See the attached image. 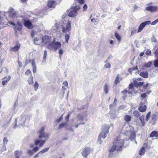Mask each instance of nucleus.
I'll use <instances>...</instances> for the list:
<instances>
[{
  "label": "nucleus",
  "mask_w": 158,
  "mask_h": 158,
  "mask_svg": "<svg viewBox=\"0 0 158 158\" xmlns=\"http://www.w3.org/2000/svg\"><path fill=\"white\" fill-rule=\"evenodd\" d=\"M45 127H42L41 129L39 130L38 133L39 134V138L40 139L44 138L45 140H36L35 142V145L36 146L38 145L40 143L39 145L40 148L42 147L44 144L47 140L49 137V135L48 133H46L44 132Z\"/></svg>",
  "instance_id": "1"
},
{
  "label": "nucleus",
  "mask_w": 158,
  "mask_h": 158,
  "mask_svg": "<svg viewBox=\"0 0 158 158\" xmlns=\"http://www.w3.org/2000/svg\"><path fill=\"white\" fill-rule=\"evenodd\" d=\"M124 142L123 140L120 139L119 138H117L113 142V145L109 150L110 152H113L115 150L117 151H121L123 149Z\"/></svg>",
  "instance_id": "2"
},
{
  "label": "nucleus",
  "mask_w": 158,
  "mask_h": 158,
  "mask_svg": "<svg viewBox=\"0 0 158 158\" xmlns=\"http://www.w3.org/2000/svg\"><path fill=\"white\" fill-rule=\"evenodd\" d=\"M110 128V126L109 125H104L102 126V131L99 135L98 138V141L99 143L101 144V138H105L106 137V135L109 132V130Z\"/></svg>",
  "instance_id": "3"
},
{
  "label": "nucleus",
  "mask_w": 158,
  "mask_h": 158,
  "mask_svg": "<svg viewBox=\"0 0 158 158\" xmlns=\"http://www.w3.org/2000/svg\"><path fill=\"white\" fill-rule=\"evenodd\" d=\"M61 44L60 42H55V40L52 41L47 46V48L48 49L53 48L55 51L61 47Z\"/></svg>",
  "instance_id": "4"
},
{
  "label": "nucleus",
  "mask_w": 158,
  "mask_h": 158,
  "mask_svg": "<svg viewBox=\"0 0 158 158\" xmlns=\"http://www.w3.org/2000/svg\"><path fill=\"white\" fill-rule=\"evenodd\" d=\"M80 7L77 6H74L73 8H71L69 10V16L71 17H74L77 15V10L80 9Z\"/></svg>",
  "instance_id": "5"
},
{
  "label": "nucleus",
  "mask_w": 158,
  "mask_h": 158,
  "mask_svg": "<svg viewBox=\"0 0 158 158\" xmlns=\"http://www.w3.org/2000/svg\"><path fill=\"white\" fill-rule=\"evenodd\" d=\"M91 151L89 147H86L83 150L81 154L84 157H86L90 153Z\"/></svg>",
  "instance_id": "6"
},
{
  "label": "nucleus",
  "mask_w": 158,
  "mask_h": 158,
  "mask_svg": "<svg viewBox=\"0 0 158 158\" xmlns=\"http://www.w3.org/2000/svg\"><path fill=\"white\" fill-rule=\"evenodd\" d=\"M24 26L29 29H31L34 27L31 22L30 20H25L23 22Z\"/></svg>",
  "instance_id": "7"
},
{
  "label": "nucleus",
  "mask_w": 158,
  "mask_h": 158,
  "mask_svg": "<svg viewBox=\"0 0 158 158\" xmlns=\"http://www.w3.org/2000/svg\"><path fill=\"white\" fill-rule=\"evenodd\" d=\"M71 30V23L69 21L67 23L65 28L64 27H63L62 28V32L64 33L67 32H68Z\"/></svg>",
  "instance_id": "8"
},
{
  "label": "nucleus",
  "mask_w": 158,
  "mask_h": 158,
  "mask_svg": "<svg viewBox=\"0 0 158 158\" xmlns=\"http://www.w3.org/2000/svg\"><path fill=\"white\" fill-rule=\"evenodd\" d=\"M158 7L156 6H147L145 9L147 11L153 12L157 11Z\"/></svg>",
  "instance_id": "9"
},
{
  "label": "nucleus",
  "mask_w": 158,
  "mask_h": 158,
  "mask_svg": "<svg viewBox=\"0 0 158 158\" xmlns=\"http://www.w3.org/2000/svg\"><path fill=\"white\" fill-rule=\"evenodd\" d=\"M20 44L17 42L16 43V45L14 47H11L10 49L11 52H16L18 51L20 48Z\"/></svg>",
  "instance_id": "10"
},
{
  "label": "nucleus",
  "mask_w": 158,
  "mask_h": 158,
  "mask_svg": "<svg viewBox=\"0 0 158 158\" xmlns=\"http://www.w3.org/2000/svg\"><path fill=\"white\" fill-rule=\"evenodd\" d=\"M42 41L45 44L49 43L51 41V38L49 36L45 35L42 37Z\"/></svg>",
  "instance_id": "11"
},
{
  "label": "nucleus",
  "mask_w": 158,
  "mask_h": 158,
  "mask_svg": "<svg viewBox=\"0 0 158 158\" xmlns=\"http://www.w3.org/2000/svg\"><path fill=\"white\" fill-rule=\"evenodd\" d=\"M56 5L55 1L52 0H49L48 2L47 5L49 8H55Z\"/></svg>",
  "instance_id": "12"
},
{
  "label": "nucleus",
  "mask_w": 158,
  "mask_h": 158,
  "mask_svg": "<svg viewBox=\"0 0 158 158\" xmlns=\"http://www.w3.org/2000/svg\"><path fill=\"white\" fill-rule=\"evenodd\" d=\"M158 119V115L154 114L152 115V118L151 121L152 123V125H154L157 119Z\"/></svg>",
  "instance_id": "13"
},
{
  "label": "nucleus",
  "mask_w": 158,
  "mask_h": 158,
  "mask_svg": "<svg viewBox=\"0 0 158 158\" xmlns=\"http://www.w3.org/2000/svg\"><path fill=\"white\" fill-rule=\"evenodd\" d=\"M144 83V82H141L138 83L136 81H135L134 83L135 86L137 88L139 87L140 90L141 89V87L143 85Z\"/></svg>",
  "instance_id": "14"
},
{
  "label": "nucleus",
  "mask_w": 158,
  "mask_h": 158,
  "mask_svg": "<svg viewBox=\"0 0 158 158\" xmlns=\"http://www.w3.org/2000/svg\"><path fill=\"white\" fill-rule=\"evenodd\" d=\"M11 77L10 75L8 76V77L7 78V76L3 78V79H4L2 82V85H4L7 83L10 80Z\"/></svg>",
  "instance_id": "15"
},
{
  "label": "nucleus",
  "mask_w": 158,
  "mask_h": 158,
  "mask_svg": "<svg viewBox=\"0 0 158 158\" xmlns=\"http://www.w3.org/2000/svg\"><path fill=\"white\" fill-rule=\"evenodd\" d=\"M147 108V106L146 105H144L139 106L138 109L140 112H144L146 111Z\"/></svg>",
  "instance_id": "16"
},
{
  "label": "nucleus",
  "mask_w": 158,
  "mask_h": 158,
  "mask_svg": "<svg viewBox=\"0 0 158 158\" xmlns=\"http://www.w3.org/2000/svg\"><path fill=\"white\" fill-rule=\"evenodd\" d=\"M31 65L32 66V71L34 73H35L36 71V67L34 59H32L31 62Z\"/></svg>",
  "instance_id": "17"
},
{
  "label": "nucleus",
  "mask_w": 158,
  "mask_h": 158,
  "mask_svg": "<svg viewBox=\"0 0 158 158\" xmlns=\"http://www.w3.org/2000/svg\"><path fill=\"white\" fill-rule=\"evenodd\" d=\"M139 75L143 77L147 78L148 77V73L147 71H143L140 73Z\"/></svg>",
  "instance_id": "18"
},
{
  "label": "nucleus",
  "mask_w": 158,
  "mask_h": 158,
  "mask_svg": "<svg viewBox=\"0 0 158 158\" xmlns=\"http://www.w3.org/2000/svg\"><path fill=\"white\" fill-rule=\"evenodd\" d=\"M150 137H158V131H153L150 134Z\"/></svg>",
  "instance_id": "19"
},
{
  "label": "nucleus",
  "mask_w": 158,
  "mask_h": 158,
  "mask_svg": "<svg viewBox=\"0 0 158 158\" xmlns=\"http://www.w3.org/2000/svg\"><path fill=\"white\" fill-rule=\"evenodd\" d=\"M139 119L141 122V124L142 126H144L145 124L144 117L143 115L139 117Z\"/></svg>",
  "instance_id": "20"
},
{
  "label": "nucleus",
  "mask_w": 158,
  "mask_h": 158,
  "mask_svg": "<svg viewBox=\"0 0 158 158\" xmlns=\"http://www.w3.org/2000/svg\"><path fill=\"white\" fill-rule=\"evenodd\" d=\"M133 114L135 118H138L140 116V113L137 110H135L133 112Z\"/></svg>",
  "instance_id": "21"
},
{
  "label": "nucleus",
  "mask_w": 158,
  "mask_h": 158,
  "mask_svg": "<svg viewBox=\"0 0 158 158\" xmlns=\"http://www.w3.org/2000/svg\"><path fill=\"white\" fill-rule=\"evenodd\" d=\"M17 13L15 11L11 12L10 14V16L13 19L17 18Z\"/></svg>",
  "instance_id": "22"
},
{
  "label": "nucleus",
  "mask_w": 158,
  "mask_h": 158,
  "mask_svg": "<svg viewBox=\"0 0 158 158\" xmlns=\"http://www.w3.org/2000/svg\"><path fill=\"white\" fill-rule=\"evenodd\" d=\"M28 83L30 85H31L33 83V79L32 75L30 76L27 80Z\"/></svg>",
  "instance_id": "23"
},
{
  "label": "nucleus",
  "mask_w": 158,
  "mask_h": 158,
  "mask_svg": "<svg viewBox=\"0 0 158 158\" xmlns=\"http://www.w3.org/2000/svg\"><path fill=\"white\" fill-rule=\"evenodd\" d=\"M124 119L127 122H130L131 120V117L128 115H126L124 116Z\"/></svg>",
  "instance_id": "24"
},
{
  "label": "nucleus",
  "mask_w": 158,
  "mask_h": 158,
  "mask_svg": "<svg viewBox=\"0 0 158 158\" xmlns=\"http://www.w3.org/2000/svg\"><path fill=\"white\" fill-rule=\"evenodd\" d=\"M145 27V26L143 24V23H142L139 27L137 32H141Z\"/></svg>",
  "instance_id": "25"
},
{
  "label": "nucleus",
  "mask_w": 158,
  "mask_h": 158,
  "mask_svg": "<svg viewBox=\"0 0 158 158\" xmlns=\"http://www.w3.org/2000/svg\"><path fill=\"white\" fill-rule=\"evenodd\" d=\"M115 37L117 39L118 41L120 42L121 40V38L120 36L116 32H115Z\"/></svg>",
  "instance_id": "26"
},
{
  "label": "nucleus",
  "mask_w": 158,
  "mask_h": 158,
  "mask_svg": "<svg viewBox=\"0 0 158 158\" xmlns=\"http://www.w3.org/2000/svg\"><path fill=\"white\" fill-rule=\"evenodd\" d=\"M145 151L144 147H142L141 148L139 151V154L140 155H143L145 154Z\"/></svg>",
  "instance_id": "27"
},
{
  "label": "nucleus",
  "mask_w": 158,
  "mask_h": 158,
  "mask_svg": "<svg viewBox=\"0 0 158 158\" xmlns=\"http://www.w3.org/2000/svg\"><path fill=\"white\" fill-rule=\"evenodd\" d=\"M70 32H69L68 34H66L65 35V42L67 43L68 42V41L70 38Z\"/></svg>",
  "instance_id": "28"
},
{
  "label": "nucleus",
  "mask_w": 158,
  "mask_h": 158,
  "mask_svg": "<svg viewBox=\"0 0 158 158\" xmlns=\"http://www.w3.org/2000/svg\"><path fill=\"white\" fill-rule=\"evenodd\" d=\"M149 86V84L148 83H147L145 85H143V87L142 89L140 90L142 91H145L146 89H148Z\"/></svg>",
  "instance_id": "29"
},
{
  "label": "nucleus",
  "mask_w": 158,
  "mask_h": 158,
  "mask_svg": "<svg viewBox=\"0 0 158 158\" xmlns=\"http://www.w3.org/2000/svg\"><path fill=\"white\" fill-rule=\"evenodd\" d=\"M104 90L105 93L107 94L108 93L109 90L108 85L107 84H106L104 86Z\"/></svg>",
  "instance_id": "30"
},
{
  "label": "nucleus",
  "mask_w": 158,
  "mask_h": 158,
  "mask_svg": "<svg viewBox=\"0 0 158 158\" xmlns=\"http://www.w3.org/2000/svg\"><path fill=\"white\" fill-rule=\"evenodd\" d=\"M119 77L120 76L119 74H118L114 81V83L116 85L120 82V81L119 80Z\"/></svg>",
  "instance_id": "31"
},
{
  "label": "nucleus",
  "mask_w": 158,
  "mask_h": 158,
  "mask_svg": "<svg viewBox=\"0 0 158 158\" xmlns=\"http://www.w3.org/2000/svg\"><path fill=\"white\" fill-rule=\"evenodd\" d=\"M150 92L151 91H149L145 93H144V94H141V97L143 99L147 97V95H148Z\"/></svg>",
  "instance_id": "32"
},
{
  "label": "nucleus",
  "mask_w": 158,
  "mask_h": 158,
  "mask_svg": "<svg viewBox=\"0 0 158 158\" xmlns=\"http://www.w3.org/2000/svg\"><path fill=\"white\" fill-rule=\"evenodd\" d=\"M49 149V148H45L44 149H43V150H41V151H40L39 152V153L43 154V153H44L45 152H47L48 150Z\"/></svg>",
  "instance_id": "33"
},
{
  "label": "nucleus",
  "mask_w": 158,
  "mask_h": 158,
  "mask_svg": "<svg viewBox=\"0 0 158 158\" xmlns=\"http://www.w3.org/2000/svg\"><path fill=\"white\" fill-rule=\"evenodd\" d=\"M25 74L27 76H28L29 75L30 76L32 75L31 72L29 69H27L26 71L25 72Z\"/></svg>",
  "instance_id": "34"
},
{
  "label": "nucleus",
  "mask_w": 158,
  "mask_h": 158,
  "mask_svg": "<svg viewBox=\"0 0 158 158\" xmlns=\"http://www.w3.org/2000/svg\"><path fill=\"white\" fill-rule=\"evenodd\" d=\"M135 135L134 133H131L130 136V138L131 140H132L135 139Z\"/></svg>",
  "instance_id": "35"
},
{
  "label": "nucleus",
  "mask_w": 158,
  "mask_h": 158,
  "mask_svg": "<svg viewBox=\"0 0 158 158\" xmlns=\"http://www.w3.org/2000/svg\"><path fill=\"white\" fill-rule=\"evenodd\" d=\"M33 86L35 90V91H36L37 89L38 86H39V85L38 84V83L37 82L35 81V82L34 84L33 85Z\"/></svg>",
  "instance_id": "36"
},
{
  "label": "nucleus",
  "mask_w": 158,
  "mask_h": 158,
  "mask_svg": "<svg viewBox=\"0 0 158 158\" xmlns=\"http://www.w3.org/2000/svg\"><path fill=\"white\" fill-rule=\"evenodd\" d=\"M17 24L18 27L17 28V29L19 31H21L22 29V25L20 23H19V22H17Z\"/></svg>",
  "instance_id": "37"
},
{
  "label": "nucleus",
  "mask_w": 158,
  "mask_h": 158,
  "mask_svg": "<svg viewBox=\"0 0 158 158\" xmlns=\"http://www.w3.org/2000/svg\"><path fill=\"white\" fill-rule=\"evenodd\" d=\"M151 114V112L149 111L146 114V121H148L150 117Z\"/></svg>",
  "instance_id": "38"
},
{
  "label": "nucleus",
  "mask_w": 158,
  "mask_h": 158,
  "mask_svg": "<svg viewBox=\"0 0 158 158\" xmlns=\"http://www.w3.org/2000/svg\"><path fill=\"white\" fill-rule=\"evenodd\" d=\"M34 42L35 44L39 45L40 42H38L39 40L37 38H35L34 39Z\"/></svg>",
  "instance_id": "39"
},
{
  "label": "nucleus",
  "mask_w": 158,
  "mask_h": 158,
  "mask_svg": "<svg viewBox=\"0 0 158 158\" xmlns=\"http://www.w3.org/2000/svg\"><path fill=\"white\" fill-rule=\"evenodd\" d=\"M137 67L136 66L135 67L129 68L128 69V71L130 73H131L133 71L135 70V69H137Z\"/></svg>",
  "instance_id": "40"
},
{
  "label": "nucleus",
  "mask_w": 158,
  "mask_h": 158,
  "mask_svg": "<svg viewBox=\"0 0 158 158\" xmlns=\"http://www.w3.org/2000/svg\"><path fill=\"white\" fill-rule=\"evenodd\" d=\"M63 50L61 49H60L59 50V57L60 59L61 58V55L63 53Z\"/></svg>",
  "instance_id": "41"
},
{
  "label": "nucleus",
  "mask_w": 158,
  "mask_h": 158,
  "mask_svg": "<svg viewBox=\"0 0 158 158\" xmlns=\"http://www.w3.org/2000/svg\"><path fill=\"white\" fill-rule=\"evenodd\" d=\"M154 65L155 67H158V59L155 60L154 61Z\"/></svg>",
  "instance_id": "42"
},
{
  "label": "nucleus",
  "mask_w": 158,
  "mask_h": 158,
  "mask_svg": "<svg viewBox=\"0 0 158 158\" xmlns=\"http://www.w3.org/2000/svg\"><path fill=\"white\" fill-rule=\"evenodd\" d=\"M137 33L138 32H137V31L135 29L133 28V29L131 31V35H133L134 34Z\"/></svg>",
  "instance_id": "43"
},
{
  "label": "nucleus",
  "mask_w": 158,
  "mask_h": 158,
  "mask_svg": "<svg viewBox=\"0 0 158 158\" xmlns=\"http://www.w3.org/2000/svg\"><path fill=\"white\" fill-rule=\"evenodd\" d=\"M122 93H124L125 94H126L127 93H128L129 94H132V91H127V90H124L122 92Z\"/></svg>",
  "instance_id": "44"
},
{
  "label": "nucleus",
  "mask_w": 158,
  "mask_h": 158,
  "mask_svg": "<svg viewBox=\"0 0 158 158\" xmlns=\"http://www.w3.org/2000/svg\"><path fill=\"white\" fill-rule=\"evenodd\" d=\"M66 124V123H62L60 124L59 126L58 129H59L61 128L64 127L65 126V125Z\"/></svg>",
  "instance_id": "45"
},
{
  "label": "nucleus",
  "mask_w": 158,
  "mask_h": 158,
  "mask_svg": "<svg viewBox=\"0 0 158 158\" xmlns=\"http://www.w3.org/2000/svg\"><path fill=\"white\" fill-rule=\"evenodd\" d=\"M47 56V51L45 50L44 51V54L43 56V60H45Z\"/></svg>",
  "instance_id": "46"
},
{
  "label": "nucleus",
  "mask_w": 158,
  "mask_h": 158,
  "mask_svg": "<svg viewBox=\"0 0 158 158\" xmlns=\"http://www.w3.org/2000/svg\"><path fill=\"white\" fill-rule=\"evenodd\" d=\"M152 65V62H149L145 64V65L146 67H150Z\"/></svg>",
  "instance_id": "47"
},
{
  "label": "nucleus",
  "mask_w": 158,
  "mask_h": 158,
  "mask_svg": "<svg viewBox=\"0 0 158 158\" xmlns=\"http://www.w3.org/2000/svg\"><path fill=\"white\" fill-rule=\"evenodd\" d=\"M8 142V140L7 139V137H4L3 140V143L4 144H6Z\"/></svg>",
  "instance_id": "48"
},
{
  "label": "nucleus",
  "mask_w": 158,
  "mask_h": 158,
  "mask_svg": "<svg viewBox=\"0 0 158 158\" xmlns=\"http://www.w3.org/2000/svg\"><path fill=\"white\" fill-rule=\"evenodd\" d=\"M151 23V22L150 21H145L144 22L142 23H143V24L145 26L146 25L150 24Z\"/></svg>",
  "instance_id": "49"
},
{
  "label": "nucleus",
  "mask_w": 158,
  "mask_h": 158,
  "mask_svg": "<svg viewBox=\"0 0 158 158\" xmlns=\"http://www.w3.org/2000/svg\"><path fill=\"white\" fill-rule=\"evenodd\" d=\"M39 148L38 147H35L33 149V151L34 152V153L37 152L39 150Z\"/></svg>",
  "instance_id": "50"
},
{
  "label": "nucleus",
  "mask_w": 158,
  "mask_h": 158,
  "mask_svg": "<svg viewBox=\"0 0 158 158\" xmlns=\"http://www.w3.org/2000/svg\"><path fill=\"white\" fill-rule=\"evenodd\" d=\"M110 64L109 63L106 64L104 66V67L106 68H110Z\"/></svg>",
  "instance_id": "51"
},
{
  "label": "nucleus",
  "mask_w": 158,
  "mask_h": 158,
  "mask_svg": "<svg viewBox=\"0 0 158 158\" xmlns=\"http://www.w3.org/2000/svg\"><path fill=\"white\" fill-rule=\"evenodd\" d=\"M27 153L28 154H29L30 155H32L34 153V152L33 151V150L31 151L30 150H28L27 151Z\"/></svg>",
  "instance_id": "52"
},
{
  "label": "nucleus",
  "mask_w": 158,
  "mask_h": 158,
  "mask_svg": "<svg viewBox=\"0 0 158 158\" xmlns=\"http://www.w3.org/2000/svg\"><path fill=\"white\" fill-rule=\"evenodd\" d=\"M154 55L155 56L158 58V48H157L154 52Z\"/></svg>",
  "instance_id": "53"
},
{
  "label": "nucleus",
  "mask_w": 158,
  "mask_h": 158,
  "mask_svg": "<svg viewBox=\"0 0 158 158\" xmlns=\"http://www.w3.org/2000/svg\"><path fill=\"white\" fill-rule=\"evenodd\" d=\"M35 34V31L34 30H32L31 33V37H33L34 36Z\"/></svg>",
  "instance_id": "54"
},
{
  "label": "nucleus",
  "mask_w": 158,
  "mask_h": 158,
  "mask_svg": "<svg viewBox=\"0 0 158 158\" xmlns=\"http://www.w3.org/2000/svg\"><path fill=\"white\" fill-rule=\"evenodd\" d=\"M77 2L81 4H82L84 3V0H77Z\"/></svg>",
  "instance_id": "55"
},
{
  "label": "nucleus",
  "mask_w": 158,
  "mask_h": 158,
  "mask_svg": "<svg viewBox=\"0 0 158 158\" xmlns=\"http://www.w3.org/2000/svg\"><path fill=\"white\" fill-rule=\"evenodd\" d=\"M134 85L133 84H130L129 85V89H132L134 88Z\"/></svg>",
  "instance_id": "56"
},
{
  "label": "nucleus",
  "mask_w": 158,
  "mask_h": 158,
  "mask_svg": "<svg viewBox=\"0 0 158 158\" xmlns=\"http://www.w3.org/2000/svg\"><path fill=\"white\" fill-rule=\"evenodd\" d=\"M152 41L153 42H154L155 43H157V39L155 37H153L152 39Z\"/></svg>",
  "instance_id": "57"
},
{
  "label": "nucleus",
  "mask_w": 158,
  "mask_h": 158,
  "mask_svg": "<svg viewBox=\"0 0 158 158\" xmlns=\"http://www.w3.org/2000/svg\"><path fill=\"white\" fill-rule=\"evenodd\" d=\"M158 22V19L156 20L153 22H152L151 24H152V25H154L156 24Z\"/></svg>",
  "instance_id": "58"
},
{
  "label": "nucleus",
  "mask_w": 158,
  "mask_h": 158,
  "mask_svg": "<svg viewBox=\"0 0 158 158\" xmlns=\"http://www.w3.org/2000/svg\"><path fill=\"white\" fill-rule=\"evenodd\" d=\"M18 63L19 65V67L21 68L22 67V64L21 62L19 60H18Z\"/></svg>",
  "instance_id": "59"
},
{
  "label": "nucleus",
  "mask_w": 158,
  "mask_h": 158,
  "mask_svg": "<svg viewBox=\"0 0 158 158\" xmlns=\"http://www.w3.org/2000/svg\"><path fill=\"white\" fill-rule=\"evenodd\" d=\"M63 115H62L60 118L57 120V122L58 123H59L62 119Z\"/></svg>",
  "instance_id": "60"
},
{
  "label": "nucleus",
  "mask_w": 158,
  "mask_h": 158,
  "mask_svg": "<svg viewBox=\"0 0 158 158\" xmlns=\"http://www.w3.org/2000/svg\"><path fill=\"white\" fill-rule=\"evenodd\" d=\"M83 8L84 11H85V10H87V6L86 4H85L84 5V6L83 7Z\"/></svg>",
  "instance_id": "61"
},
{
  "label": "nucleus",
  "mask_w": 158,
  "mask_h": 158,
  "mask_svg": "<svg viewBox=\"0 0 158 158\" xmlns=\"http://www.w3.org/2000/svg\"><path fill=\"white\" fill-rule=\"evenodd\" d=\"M63 84L64 85L65 87H67L68 84L67 81H65L63 83Z\"/></svg>",
  "instance_id": "62"
},
{
  "label": "nucleus",
  "mask_w": 158,
  "mask_h": 158,
  "mask_svg": "<svg viewBox=\"0 0 158 158\" xmlns=\"http://www.w3.org/2000/svg\"><path fill=\"white\" fill-rule=\"evenodd\" d=\"M151 54V52L150 51L148 50L146 52V54L147 55H150Z\"/></svg>",
  "instance_id": "63"
},
{
  "label": "nucleus",
  "mask_w": 158,
  "mask_h": 158,
  "mask_svg": "<svg viewBox=\"0 0 158 158\" xmlns=\"http://www.w3.org/2000/svg\"><path fill=\"white\" fill-rule=\"evenodd\" d=\"M9 23L10 24V25H12L13 26H15V24L13 22H9Z\"/></svg>",
  "instance_id": "64"
}]
</instances>
